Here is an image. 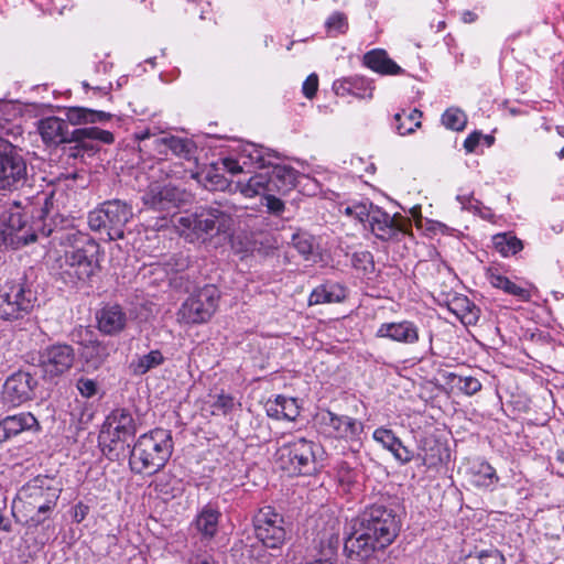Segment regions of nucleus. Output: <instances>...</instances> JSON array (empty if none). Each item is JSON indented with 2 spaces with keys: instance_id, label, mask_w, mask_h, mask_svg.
Wrapping results in <instances>:
<instances>
[{
  "instance_id": "f257e3e1",
  "label": "nucleus",
  "mask_w": 564,
  "mask_h": 564,
  "mask_svg": "<svg viewBox=\"0 0 564 564\" xmlns=\"http://www.w3.org/2000/svg\"><path fill=\"white\" fill-rule=\"evenodd\" d=\"M236 156L221 159V164L231 174L242 173L245 169H272L271 172H259L246 181L235 184V192L245 198L264 197L268 193L289 194L297 184L299 173L290 165L280 164V155L272 149L260 144L243 142L234 149Z\"/></svg>"
},
{
  "instance_id": "f03ea898",
  "label": "nucleus",
  "mask_w": 564,
  "mask_h": 564,
  "mask_svg": "<svg viewBox=\"0 0 564 564\" xmlns=\"http://www.w3.org/2000/svg\"><path fill=\"white\" fill-rule=\"evenodd\" d=\"M400 523L394 512L383 506L367 508L351 520V531L345 542V552L351 560L370 558L384 550L397 538Z\"/></svg>"
},
{
  "instance_id": "7ed1b4c3",
  "label": "nucleus",
  "mask_w": 564,
  "mask_h": 564,
  "mask_svg": "<svg viewBox=\"0 0 564 564\" xmlns=\"http://www.w3.org/2000/svg\"><path fill=\"white\" fill-rule=\"evenodd\" d=\"M67 241L69 246L57 260L61 273L70 281H88L99 270V245L80 232Z\"/></svg>"
},
{
  "instance_id": "20e7f679",
  "label": "nucleus",
  "mask_w": 564,
  "mask_h": 564,
  "mask_svg": "<svg viewBox=\"0 0 564 564\" xmlns=\"http://www.w3.org/2000/svg\"><path fill=\"white\" fill-rule=\"evenodd\" d=\"M173 452L170 431L155 429L137 440L130 455V467L134 473L152 475L162 469Z\"/></svg>"
},
{
  "instance_id": "39448f33",
  "label": "nucleus",
  "mask_w": 564,
  "mask_h": 564,
  "mask_svg": "<svg viewBox=\"0 0 564 564\" xmlns=\"http://www.w3.org/2000/svg\"><path fill=\"white\" fill-rule=\"evenodd\" d=\"M172 221L180 235L194 241L204 235L226 232L230 229L232 219L218 208H208L195 214L174 216Z\"/></svg>"
},
{
  "instance_id": "423d86ee",
  "label": "nucleus",
  "mask_w": 564,
  "mask_h": 564,
  "mask_svg": "<svg viewBox=\"0 0 564 564\" xmlns=\"http://www.w3.org/2000/svg\"><path fill=\"white\" fill-rule=\"evenodd\" d=\"M132 217V209L119 199L107 200L88 214V225L94 231L105 230L109 240L123 238L124 226Z\"/></svg>"
},
{
  "instance_id": "0eeeda50",
  "label": "nucleus",
  "mask_w": 564,
  "mask_h": 564,
  "mask_svg": "<svg viewBox=\"0 0 564 564\" xmlns=\"http://www.w3.org/2000/svg\"><path fill=\"white\" fill-rule=\"evenodd\" d=\"M317 446L305 438L284 443L276 451L279 467L290 475L311 474L316 468Z\"/></svg>"
},
{
  "instance_id": "6e6552de",
  "label": "nucleus",
  "mask_w": 564,
  "mask_h": 564,
  "mask_svg": "<svg viewBox=\"0 0 564 564\" xmlns=\"http://www.w3.org/2000/svg\"><path fill=\"white\" fill-rule=\"evenodd\" d=\"M219 292L214 285H206L191 294L178 310L177 318L184 324L208 322L218 307Z\"/></svg>"
},
{
  "instance_id": "1a4fd4ad",
  "label": "nucleus",
  "mask_w": 564,
  "mask_h": 564,
  "mask_svg": "<svg viewBox=\"0 0 564 564\" xmlns=\"http://www.w3.org/2000/svg\"><path fill=\"white\" fill-rule=\"evenodd\" d=\"M35 240L22 210L17 206L0 214V248H19Z\"/></svg>"
},
{
  "instance_id": "9d476101",
  "label": "nucleus",
  "mask_w": 564,
  "mask_h": 564,
  "mask_svg": "<svg viewBox=\"0 0 564 564\" xmlns=\"http://www.w3.org/2000/svg\"><path fill=\"white\" fill-rule=\"evenodd\" d=\"M32 308V292L21 283L6 282L0 288V318L12 322L23 318Z\"/></svg>"
},
{
  "instance_id": "9b49d317",
  "label": "nucleus",
  "mask_w": 564,
  "mask_h": 564,
  "mask_svg": "<svg viewBox=\"0 0 564 564\" xmlns=\"http://www.w3.org/2000/svg\"><path fill=\"white\" fill-rule=\"evenodd\" d=\"M253 522L256 536L264 546L276 549L284 543L286 535L284 520L272 507L261 508Z\"/></svg>"
},
{
  "instance_id": "f8f14e48",
  "label": "nucleus",
  "mask_w": 564,
  "mask_h": 564,
  "mask_svg": "<svg viewBox=\"0 0 564 564\" xmlns=\"http://www.w3.org/2000/svg\"><path fill=\"white\" fill-rule=\"evenodd\" d=\"M25 180V161L11 144L0 140V189H18Z\"/></svg>"
},
{
  "instance_id": "ddd939ff",
  "label": "nucleus",
  "mask_w": 564,
  "mask_h": 564,
  "mask_svg": "<svg viewBox=\"0 0 564 564\" xmlns=\"http://www.w3.org/2000/svg\"><path fill=\"white\" fill-rule=\"evenodd\" d=\"M75 350L66 344L51 345L40 354V367L43 377L54 380L66 373L74 365Z\"/></svg>"
},
{
  "instance_id": "4468645a",
  "label": "nucleus",
  "mask_w": 564,
  "mask_h": 564,
  "mask_svg": "<svg viewBox=\"0 0 564 564\" xmlns=\"http://www.w3.org/2000/svg\"><path fill=\"white\" fill-rule=\"evenodd\" d=\"M137 432V423L126 409L113 410L106 419L104 427L100 432V443L117 444L124 443Z\"/></svg>"
},
{
  "instance_id": "2eb2a0df",
  "label": "nucleus",
  "mask_w": 564,
  "mask_h": 564,
  "mask_svg": "<svg viewBox=\"0 0 564 564\" xmlns=\"http://www.w3.org/2000/svg\"><path fill=\"white\" fill-rule=\"evenodd\" d=\"M317 422L325 434L335 438L358 440L364 431V424L360 421L347 415H337L330 411L319 412Z\"/></svg>"
},
{
  "instance_id": "dca6fc26",
  "label": "nucleus",
  "mask_w": 564,
  "mask_h": 564,
  "mask_svg": "<svg viewBox=\"0 0 564 564\" xmlns=\"http://www.w3.org/2000/svg\"><path fill=\"white\" fill-rule=\"evenodd\" d=\"M43 496L44 489L42 486L37 485V481L28 484L19 492L20 501H24L37 510L30 519L31 524H42L48 518L52 508L55 506L57 496L54 492L47 494L46 498H43Z\"/></svg>"
},
{
  "instance_id": "f3484780",
  "label": "nucleus",
  "mask_w": 564,
  "mask_h": 564,
  "mask_svg": "<svg viewBox=\"0 0 564 564\" xmlns=\"http://www.w3.org/2000/svg\"><path fill=\"white\" fill-rule=\"evenodd\" d=\"M36 386L35 379L24 371L11 375L3 386V398L11 405L18 406L30 400Z\"/></svg>"
},
{
  "instance_id": "a211bd4d",
  "label": "nucleus",
  "mask_w": 564,
  "mask_h": 564,
  "mask_svg": "<svg viewBox=\"0 0 564 564\" xmlns=\"http://www.w3.org/2000/svg\"><path fill=\"white\" fill-rule=\"evenodd\" d=\"M376 337L414 345L420 339V329L414 322L408 319L382 323L376 330Z\"/></svg>"
},
{
  "instance_id": "6ab92c4d",
  "label": "nucleus",
  "mask_w": 564,
  "mask_h": 564,
  "mask_svg": "<svg viewBox=\"0 0 564 564\" xmlns=\"http://www.w3.org/2000/svg\"><path fill=\"white\" fill-rule=\"evenodd\" d=\"M39 422L30 412L10 415L0 421V443L19 435L24 431H37Z\"/></svg>"
},
{
  "instance_id": "aec40b11",
  "label": "nucleus",
  "mask_w": 564,
  "mask_h": 564,
  "mask_svg": "<svg viewBox=\"0 0 564 564\" xmlns=\"http://www.w3.org/2000/svg\"><path fill=\"white\" fill-rule=\"evenodd\" d=\"M373 89L372 82L361 76L345 77L333 83L334 93L340 97L350 95L358 99H371Z\"/></svg>"
},
{
  "instance_id": "412c9836",
  "label": "nucleus",
  "mask_w": 564,
  "mask_h": 564,
  "mask_svg": "<svg viewBox=\"0 0 564 564\" xmlns=\"http://www.w3.org/2000/svg\"><path fill=\"white\" fill-rule=\"evenodd\" d=\"M369 226L373 235L381 240H389L404 231V221L376 208L372 210Z\"/></svg>"
},
{
  "instance_id": "4be33fe9",
  "label": "nucleus",
  "mask_w": 564,
  "mask_h": 564,
  "mask_svg": "<svg viewBox=\"0 0 564 564\" xmlns=\"http://www.w3.org/2000/svg\"><path fill=\"white\" fill-rule=\"evenodd\" d=\"M39 133L47 145H58L69 141L68 124L65 120L57 117H47L39 121Z\"/></svg>"
},
{
  "instance_id": "5701e85b",
  "label": "nucleus",
  "mask_w": 564,
  "mask_h": 564,
  "mask_svg": "<svg viewBox=\"0 0 564 564\" xmlns=\"http://www.w3.org/2000/svg\"><path fill=\"white\" fill-rule=\"evenodd\" d=\"M340 522L329 517L323 528L317 529L315 542L324 556L333 555L339 546Z\"/></svg>"
},
{
  "instance_id": "b1692460",
  "label": "nucleus",
  "mask_w": 564,
  "mask_h": 564,
  "mask_svg": "<svg viewBox=\"0 0 564 564\" xmlns=\"http://www.w3.org/2000/svg\"><path fill=\"white\" fill-rule=\"evenodd\" d=\"M112 350L110 343L89 339L82 344L80 355L86 367L96 370L106 362Z\"/></svg>"
},
{
  "instance_id": "393cba45",
  "label": "nucleus",
  "mask_w": 564,
  "mask_h": 564,
  "mask_svg": "<svg viewBox=\"0 0 564 564\" xmlns=\"http://www.w3.org/2000/svg\"><path fill=\"white\" fill-rule=\"evenodd\" d=\"M97 319L98 328L107 335L120 333L127 323L126 314L118 305L104 307L98 314Z\"/></svg>"
},
{
  "instance_id": "a878e982",
  "label": "nucleus",
  "mask_w": 564,
  "mask_h": 564,
  "mask_svg": "<svg viewBox=\"0 0 564 564\" xmlns=\"http://www.w3.org/2000/svg\"><path fill=\"white\" fill-rule=\"evenodd\" d=\"M373 440L390 451L402 464L412 459V453L402 444L391 430L379 427L373 432Z\"/></svg>"
},
{
  "instance_id": "bb28decb",
  "label": "nucleus",
  "mask_w": 564,
  "mask_h": 564,
  "mask_svg": "<svg viewBox=\"0 0 564 564\" xmlns=\"http://www.w3.org/2000/svg\"><path fill=\"white\" fill-rule=\"evenodd\" d=\"M154 145L158 149V153L167 155L169 151H172L175 155L184 159H188L194 151V143L188 139H183L174 135H165L154 139Z\"/></svg>"
},
{
  "instance_id": "cd10ccee",
  "label": "nucleus",
  "mask_w": 564,
  "mask_h": 564,
  "mask_svg": "<svg viewBox=\"0 0 564 564\" xmlns=\"http://www.w3.org/2000/svg\"><path fill=\"white\" fill-rule=\"evenodd\" d=\"M265 411L276 420L294 421L300 414V406L295 399L278 395L267 402Z\"/></svg>"
},
{
  "instance_id": "c85d7f7f",
  "label": "nucleus",
  "mask_w": 564,
  "mask_h": 564,
  "mask_svg": "<svg viewBox=\"0 0 564 564\" xmlns=\"http://www.w3.org/2000/svg\"><path fill=\"white\" fill-rule=\"evenodd\" d=\"M364 63L367 67L381 75H399L403 73V69L383 50L368 52L364 56Z\"/></svg>"
},
{
  "instance_id": "c756f323",
  "label": "nucleus",
  "mask_w": 564,
  "mask_h": 564,
  "mask_svg": "<svg viewBox=\"0 0 564 564\" xmlns=\"http://www.w3.org/2000/svg\"><path fill=\"white\" fill-rule=\"evenodd\" d=\"M448 310L465 325H474L479 318V310L464 295L454 296Z\"/></svg>"
},
{
  "instance_id": "7c9ffc66",
  "label": "nucleus",
  "mask_w": 564,
  "mask_h": 564,
  "mask_svg": "<svg viewBox=\"0 0 564 564\" xmlns=\"http://www.w3.org/2000/svg\"><path fill=\"white\" fill-rule=\"evenodd\" d=\"M220 512L212 506H205L196 516L195 528L205 538L212 539L218 531Z\"/></svg>"
},
{
  "instance_id": "2f4dec72",
  "label": "nucleus",
  "mask_w": 564,
  "mask_h": 564,
  "mask_svg": "<svg viewBox=\"0 0 564 564\" xmlns=\"http://www.w3.org/2000/svg\"><path fill=\"white\" fill-rule=\"evenodd\" d=\"M346 297V289L340 284H325L316 288L308 297L310 305L339 303Z\"/></svg>"
},
{
  "instance_id": "473e14b6",
  "label": "nucleus",
  "mask_w": 564,
  "mask_h": 564,
  "mask_svg": "<svg viewBox=\"0 0 564 564\" xmlns=\"http://www.w3.org/2000/svg\"><path fill=\"white\" fill-rule=\"evenodd\" d=\"M488 279L494 288L500 289L503 292L518 297L519 300L528 301L530 299L529 290L516 284L499 272H490Z\"/></svg>"
},
{
  "instance_id": "72a5a7b5",
  "label": "nucleus",
  "mask_w": 564,
  "mask_h": 564,
  "mask_svg": "<svg viewBox=\"0 0 564 564\" xmlns=\"http://www.w3.org/2000/svg\"><path fill=\"white\" fill-rule=\"evenodd\" d=\"M234 398L225 392H220L208 394L204 409L209 411L212 415H226L234 409Z\"/></svg>"
},
{
  "instance_id": "f704fd0d",
  "label": "nucleus",
  "mask_w": 564,
  "mask_h": 564,
  "mask_svg": "<svg viewBox=\"0 0 564 564\" xmlns=\"http://www.w3.org/2000/svg\"><path fill=\"white\" fill-rule=\"evenodd\" d=\"M422 112L417 109H413L409 112L402 110L395 113V128L400 135H406L415 131L421 127Z\"/></svg>"
},
{
  "instance_id": "c9c22d12",
  "label": "nucleus",
  "mask_w": 564,
  "mask_h": 564,
  "mask_svg": "<svg viewBox=\"0 0 564 564\" xmlns=\"http://www.w3.org/2000/svg\"><path fill=\"white\" fill-rule=\"evenodd\" d=\"M164 362V357L160 350H151L150 352L137 357L131 364L130 369L133 375L141 376Z\"/></svg>"
},
{
  "instance_id": "e433bc0d",
  "label": "nucleus",
  "mask_w": 564,
  "mask_h": 564,
  "mask_svg": "<svg viewBox=\"0 0 564 564\" xmlns=\"http://www.w3.org/2000/svg\"><path fill=\"white\" fill-rule=\"evenodd\" d=\"M495 249L502 257L514 256L523 249L522 241L511 234H498L492 237Z\"/></svg>"
},
{
  "instance_id": "4c0bfd02",
  "label": "nucleus",
  "mask_w": 564,
  "mask_h": 564,
  "mask_svg": "<svg viewBox=\"0 0 564 564\" xmlns=\"http://www.w3.org/2000/svg\"><path fill=\"white\" fill-rule=\"evenodd\" d=\"M506 560L501 552L496 549L480 551L469 554L462 564H505Z\"/></svg>"
},
{
  "instance_id": "58836bf2",
  "label": "nucleus",
  "mask_w": 564,
  "mask_h": 564,
  "mask_svg": "<svg viewBox=\"0 0 564 564\" xmlns=\"http://www.w3.org/2000/svg\"><path fill=\"white\" fill-rule=\"evenodd\" d=\"M74 135L76 140H99L106 144H110L115 141L113 134L110 131L102 130L96 127L77 129L74 131Z\"/></svg>"
},
{
  "instance_id": "ea45409f",
  "label": "nucleus",
  "mask_w": 564,
  "mask_h": 564,
  "mask_svg": "<svg viewBox=\"0 0 564 564\" xmlns=\"http://www.w3.org/2000/svg\"><path fill=\"white\" fill-rule=\"evenodd\" d=\"M442 122L447 129L462 131L467 123V117L458 108H448L442 116Z\"/></svg>"
},
{
  "instance_id": "a19ab883",
  "label": "nucleus",
  "mask_w": 564,
  "mask_h": 564,
  "mask_svg": "<svg viewBox=\"0 0 564 564\" xmlns=\"http://www.w3.org/2000/svg\"><path fill=\"white\" fill-rule=\"evenodd\" d=\"M474 484L481 487H489L498 481L495 468L488 463H480L477 473L474 475Z\"/></svg>"
},
{
  "instance_id": "79ce46f5",
  "label": "nucleus",
  "mask_w": 564,
  "mask_h": 564,
  "mask_svg": "<svg viewBox=\"0 0 564 564\" xmlns=\"http://www.w3.org/2000/svg\"><path fill=\"white\" fill-rule=\"evenodd\" d=\"M456 199L462 205L463 209L478 214L485 219H488L492 216L490 209L484 207L479 200L473 197V195L459 194L457 195Z\"/></svg>"
},
{
  "instance_id": "37998d69",
  "label": "nucleus",
  "mask_w": 564,
  "mask_h": 564,
  "mask_svg": "<svg viewBox=\"0 0 564 564\" xmlns=\"http://www.w3.org/2000/svg\"><path fill=\"white\" fill-rule=\"evenodd\" d=\"M325 28L329 34H344L348 30V19L343 12L332 13L325 21Z\"/></svg>"
},
{
  "instance_id": "c03bdc74",
  "label": "nucleus",
  "mask_w": 564,
  "mask_h": 564,
  "mask_svg": "<svg viewBox=\"0 0 564 564\" xmlns=\"http://www.w3.org/2000/svg\"><path fill=\"white\" fill-rule=\"evenodd\" d=\"M65 121H68L69 123L75 126L94 123V118L91 117V109L84 107H70L66 110Z\"/></svg>"
},
{
  "instance_id": "a18cd8bd",
  "label": "nucleus",
  "mask_w": 564,
  "mask_h": 564,
  "mask_svg": "<svg viewBox=\"0 0 564 564\" xmlns=\"http://www.w3.org/2000/svg\"><path fill=\"white\" fill-rule=\"evenodd\" d=\"M373 208L370 203H359L351 206H347L345 208V214L351 217H355L360 223H365L370 220Z\"/></svg>"
},
{
  "instance_id": "49530a36",
  "label": "nucleus",
  "mask_w": 564,
  "mask_h": 564,
  "mask_svg": "<svg viewBox=\"0 0 564 564\" xmlns=\"http://www.w3.org/2000/svg\"><path fill=\"white\" fill-rule=\"evenodd\" d=\"M351 263L355 269L362 272L373 270V257L369 251H357L351 257Z\"/></svg>"
},
{
  "instance_id": "de8ad7c7",
  "label": "nucleus",
  "mask_w": 564,
  "mask_h": 564,
  "mask_svg": "<svg viewBox=\"0 0 564 564\" xmlns=\"http://www.w3.org/2000/svg\"><path fill=\"white\" fill-rule=\"evenodd\" d=\"M458 389L467 395H473L481 389V383L474 377H457Z\"/></svg>"
},
{
  "instance_id": "09e8293b",
  "label": "nucleus",
  "mask_w": 564,
  "mask_h": 564,
  "mask_svg": "<svg viewBox=\"0 0 564 564\" xmlns=\"http://www.w3.org/2000/svg\"><path fill=\"white\" fill-rule=\"evenodd\" d=\"M76 388L79 393L85 398H91L97 392V383L93 379L79 378Z\"/></svg>"
},
{
  "instance_id": "8fccbe9b",
  "label": "nucleus",
  "mask_w": 564,
  "mask_h": 564,
  "mask_svg": "<svg viewBox=\"0 0 564 564\" xmlns=\"http://www.w3.org/2000/svg\"><path fill=\"white\" fill-rule=\"evenodd\" d=\"M275 193H268L263 198L265 199V207L274 215H280L284 210V203L278 198Z\"/></svg>"
},
{
  "instance_id": "3c124183",
  "label": "nucleus",
  "mask_w": 564,
  "mask_h": 564,
  "mask_svg": "<svg viewBox=\"0 0 564 564\" xmlns=\"http://www.w3.org/2000/svg\"><path fill=\"white\" fill-rule=\"evenodd\" d=\"M318 88V77L316 74H311L307 76V78L303 83V94L306 98L312 99Z\"/></svg>"
},
{
  "instance_id": "603ef678",
  "label": "nucleus",
  "mask_w": 564,
  "mask_h": 564,
  "mask_svg": "<svg viewBox=\"0 0 564 564\" xmlns=\"http://www.w3.org/2000/svg\"><path fill=\"white\" fill-rule=\"evenodd\" d=\"M480 137V133L474 132L466 138V140L464 141V148L468 153L475 151V149L479 144Z\"/></svg>"
},
{
  "instance_id": "864d4df0",
  "label": "nucleus",
  "mask_w": 564,
  "mask_h": 564,
  "mask_svg": "<svg viewBox=\"0 0 564 564\" xmlns=\"http://www.w3.org/2000/svg\"><path fill=\"white\" fill-rule=\"evenodd\" d=\"M294 245L302 254L312 252V243L306 239L294 238Z\"/></svg>"
},
{
  "instance_id": "5fc2aeb1",
  "label": "nucleus",
  "mask_w": 564,
  "mask_h": 564,
  "mask_svg": "<svg viewBox=\"0 0 564 564\" xmlns=\"http://www.w3.org/2000/svg\"><path fill=\"white\" fill-rule=\"evenodd\" d=\"M159 202L156 203L161 207H164L163 200L166 199L169 202H172L175 197V189L170 187H164L162 191L159 192Z\"/></svg>"
},
{
  "instance_id": "6e6d98bb",
  "label": "nucleus",
  "mask_w": 564,
  "mask_h": 564,
  "mask_svg": "<svg viewBox=\"0 0 564 564\" xmlns=\"http://www.w3.org/2000/svg\"><path fill=\"white\" fill-rule=\"evenodd\" d=\"M88 514V508L84 505H77L76 509L74 510V520L79 523L82 522Z\"/></svg>"
},
{
  "instance_id": "4d7b16f0",
  "label": "nucleus",
  "mask_w": 564,
  "mask_h": 564,
  "mask_svg": "<svg viewBox=\"0 0 564 564\" xmlns=\"http://www.w3.org/2000/svg\"><path fill=\"white\" fill-rule=\"evenodd\" d=\"M91 117L94 118V123L96 122H104L111 119L112 115L106 111H99V110H93L91 109Z\"/></svg>"
},
{
  "instance_id": "13d9d810",
  "label": "nucleus",
  "mask_w": 564,
  "mask_h": 564,
  "mask_svg": "<svg viewBox=\"0 0 564 564\" xmlns=\"http://www.w3.org/2000/svg\"><path fill=\"white\" fill-rule=\"evenodd\" d=\"M83 86L84 88L88 89L90 88L89 84L84 82L83 83ZM91 89L95 91V93H98V94H101V95H108L109 94V90H110V85L109 86H97V87H91Z\"/></svg>"
},
{
  "instance_id": "bf43d9fd",
  "label": "nucleus",
  "mask_w": 564,
  "mask_h": 564,
  "mask_svg": "<svg viewBox=\"0 0 564 564\" xmlns=\"http://www.w3.org/2000/svg\"><path fill=\"white\" fill-rule=\"evenodd\" d=\"M476 19H477V15L473 11H464L462 14V20L465 23H471V22L476 21Z\"/></svg>"
},
{
  "instance_id": "052dcab7",
  "label": "nucleus",
  "mask_w": 564,
  "mask_h": 564,
  "mask_svg": "<svg viewBox=\"0 0 564 564\" xmlns=\"http://www.w3.org/2000/svg\"><path fill=\"white\" fill-rule=\"evenodd\" d=\"M153 135H154V133H152L149 129H147L144 131L139 132L137 134V139L140 140V141H144L147 139H150Z\"/></svg>"
},
{
  "instance_id": "680f3d73",
  "label": "nucleus",
  "mask_w": 564,
  "mask_h": 564,
  "mask_svg": "<svg viewBox=\"0 0 564 564\" xmlns=\"http://www.w3.org/2000/svg\"><path fill=\"white\" fill-rule=\"evenodd\" d=\"M556 460L558 463V473L564 476V452L558 453Z\"/></svg>"
},
{
  "instance_id": "e2e57ef3",
  "label": "nucleus",
  "mask_w": 564,
  "mask_h": 564,
  "mask_svg": "<svg viewBox=\"0 0 564 564\" xmlns=\"http://www.w3.org/2000/svg\"><path fill=\"white\" fill-rule=\"evenodd\" d=\"M194 564H212V562L208 558L203 557V558H197Z\"/></svg>"
},
{
  "instance_id": "0e129e2a",
  "label": "nucleus",
  "mask_w": 564,
  "mask_h": 564,
  "mask_svg": "<svg viewBox=\"0 0 564 564\" xmlns=\"http://www.w3.org/2000/svg\"><path fill=\"white\" fill-rule=\"evenodd\" d=\"M411 214H412V216H413V217H419V215H420V208H419V207H413V208L411 209Z\"/></svg>"
},
{
  "instance_id": "69168bd1",
  "label": "nucleus",
  "mask_w": 564,
  "mask_h": 564,
  "mask_svg": "<svg viewBox=\"0 0 564 564\" xmlns=\"http://www.w3.org/2000/svg\"><path fill=\"white\" fill-rule=\"evenodd\" d=\"M444 28H445V22L444 21H440L437 23L436 30L440 32V31L444 30Z\"/></svg>"
},
{
  "instance_id": "338daca9",
  "label": "nucleus",
  "mask_w": 564,
  "mask_h": 564,
  "mask_svg": "<svg viewBox=\"0 0 564 564\" xmlns=\"http://www.w3.org/2000/svg\"><path fill=\"white\" fill-rule=\"evenodd\" d=\"M556 131L560 135H562L564 138V126H558L556 127Z\"/></svg>"
},
{
  "instance_id": "774afa93",
  "label": "nucleus",
  "mask_w": 564,
  "mask_h": 564,
  "mask_svg": "<svg viewBox=\"0 0 564 564\" xmlns=\"http://www.w3.org/2000/svg\"><path fill=\"white\" fill-rule=\"evenodd\" d=\"M558 159H564V147L557 153Z\"/></svg>"
}]
</instances>
